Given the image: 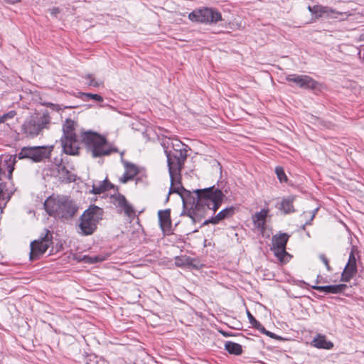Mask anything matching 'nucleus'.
I'll list each match as a JSON object with an SVG mask.
<instances>
[{"instance_id": "nucleus-28", "label": "nucleus", "mask_w": 364, "mask_h": 364, "mask_svg": "<svg viewBox=\"0 0 364 364\" xmlns=\"http://www.w3.org/2000/svg\"><path fill=\"white\" fill-rule=\"evenodd\" d=\"M275 173L281 183L287 181V176H286L282 167L277 166L275 168Z\"/></svg>"}, {"instance_id": "nucleus-13", "label": "nucleus", "mask_w": 364, "mask_h": 364, "mask_svg": "<svg viewBox=\"0 0 364 364\" xmlns=\"http://www.w3.org/2000/svg\"><path fill=\"white\" fill-rule=\"evenodd\" d=\"M356 272V259L353 250H351L349 255L348 263L346 264L343 269V272H342L341 281L344 282H348L354 277Z\"/></svg>"}, {"instance_id": "nucleus-33", "label": "nucleus", "mask_w": 364, "mask_h": 364, "mask_svg": "<svg viewBox=\"0 0 364 364\" xmlns=\"http://www.w3.org/2000/svg\"><path fill=\"white\" fill-rule=\"evenodd\" d=\"M319 258L322 261V262L325 264L326 269L328 271H331V268L329 265V263H328V259H327V257L325 256V255L323 254H321L319 255Z\"/></svg>"}, {"instance_id": "nucleus-35", "label": "nucleus", "mask_w": 364, "mask_h": 364, "mask_svg": "<svg viewBox=\"0 0 364 364\" xmlns=\"http://www.w3.org/2000/svg\"><path fill=\"white\" fill-rule=\"evenodd\" d=\"M16 114V112L14 110H11V111L9 112L8 113L3 114L1 116V117L4 120V122H5L8 119L13 118Z\"/></svg>"}, {"instance_id": "nucleus-23", "label": "nucleus", "mask_w": 364, "mask_h": 364, "mask_svg": "<svg viewBox=\"0 0 364 364\" xmlns=\"http://www.w3.org/2000/svg\"><path fill=\"white\" fill-rule=\"evenodd\" d=\"M294 200V197H288L287 198H284L280 204V209L285 213H291L294 212L293 202Z\"/></svg>"}, {"instance_id": "nucleus-14", "label": "nucleus", "mask_w": 364, "mask_h": 364, "mask_svg": "<svg viewBox=\"0 0 364 364\" xmlns=\"http://www.w3.org/2000/svg\"><path fill=\"white\" fill-rule=\"evenodd\" d=\"M113 203L118 208H120L126 215L133 218L135 216L134 208L127 202L125 197L122 195L114 196L113 198Z\"/></svg>"}, {"instance_id": "nucleus-17", "label": "nucleus", "mask_w": 364, "mask_h": 364, "mask_svg": "<svg viewBox=\"0 0 364 364\" xmlns=\"http://www.w3.org/2000/svg\"><path fill=\"white\" fill-rule=\"evenodd\" d=\"M347 285L344 284L328 285V286H312L311 288L326 294H338L344 291L347 288Z\"/></svg>"}, {"instance_id": "nucleus-40", "label": "nucleus", "mask_w": 364, "mask_h": 364, "mask_svg": "<svg viewBox=\"0 0 364 364\" xmlns=\"http://www.w3.org/2000/svg\"><path fill=\"white\" fill-rule=\"evenodd\" d=\"M255 328L264 334H267V333H266L267 330L261 323L257 324V326L255 327Z\"/></svg>"}, {"instance_id": "nucleus-16", "label": "nucleus", "mask_w": 364, "mask_h": 364, "mask_svg": "<svg viewBox=\"0 0 364 364\" xmlns=\"http://www.w3.org/2000/svg\"><path fill=\"white\" fill-rule=\"evenodd\" d=\"M308 9L312 14L316 15V16H321L323 14H326L327 16H331L333 18H338V15H342V13L336 12L333 10L329 9L326 6H323L321 5H315L314 6H309Z\"/></svg>"}, {"instance_id": "nucleus-3", "label": "nucleus", "mask_w": 364, "mask_h": 364, "mask_svg": "<svg viewBox=\"0 0 364 364\" xmlns=\"http://www.w3.org/2000/svg\"><path fill=\"white\" fill-rule=\"evenodd\" d=\"M82 141L95 158L108 156L111 153L117 151L115 149L111 147L105 137L95 132L82 133Z\"/></svg>"}, {"instance_id": "nucleus-24", "label": "nucleus", "mask_w": 364, "mask_h": 364, "mask_svg": "<svg viewBox=\"0 0 364 364\" xmlns=\"http://www.w3.org/2000/svg\"><path fill=\"white\" fill-rule=\"evenodd\" d=\"M225 349L230 354L236 355H241L242 353V346L239 343L232 341H227L225 343Z\"/></svg>"}, {"instance_id": "nucleus-12", "label": "nucleus", "mask_w": 364, "mask_h": 364, "mask_svg": "<svg viewBox=\"0 0 364 364\" xmlns=\"http://www.w3.org/2000/svg\"><path fill=\"white\" fill-rule=\"evenodd\" d=\"M286 80L304 89L317 90L319 87V83L309 75L292 74L287 75Z\"/></svg>"}, {"instance_id": "nucleus-44", "label": "nucleus", "mask_w": 364, "mask_h": 364, "mask_svg": "<svg viewBox=\"0 0 364 364\" xmlns=\"http://www.w3.org/2000/svg\"><path fill=\"white\" fill-rule=\"evenodd\" d=\"M219 332L225 337H229L232 336L230 333H228L225 331L220 330Z\"/></svg>"}, {"instance_id": "nucleus-7", "label": "nucleus", "mask_w": 364, "mask_h": 364, "mask_svg": "<svg viewBox=\"0 0 364 364\" xmlns=\"http://www.w3.org/2000/svg\"><path fill=\"white\" fill-rule=\"evenodd\" d=\"M164 152L167 158L170 178H172L173 180L177 175H181V169L187 158V150L186 148L176 149L175 152H172L165 148Z\"/></svg>"}, {"instance_id": "nucleus-31", "label": "nucleus", "mask_w": 364, "mask_h": 364, "mask_svg": "<svg viewBox=\"0 0 364 364\" xmlns=\"http://www.w3.org/2000/svg\"><path fill=\"white\" fill-rule=\"evenodd\" d=\"M317 210L318 209L316 208L314 210L311 211V212H304L303 216H304L305 218H309V220H310L309 222H306V225L310 224V222L311 220H313V219L315 217V214L317 212Z\"/></svg>"}, {"instance_id": "nucleus-26", "label": "nucleus", "mask_w": 364, "mask_h": 364, "mask_svg": "<svg viewBox=\"0 0 364 364\" xmlns=\"http://www.w3.org/2000/svg\"><path fill=\"white\" fill-rule=\"evenodd\" d=\"M180 178L181 175H177V176L174 179H173V181L172 178H171V188L169 189V194L173 193H180V186L177 185V183H179Z\"/></svg>"}, {"instance_id": "nucleus-47", "label": "nucleus", "mask_w": 364, "mask_h": 364, "mask_svg": "<svg viewBox=\"0 0 364 364\" xmlns=\"http://www.w3.org/2000/svg\"><path fill=\"white\" fill-rule=\"evenodd\" d=\"M4 122L1 116L0 117V124Z\"/></svg>"}, {"instance_id": "nucleus-46", "label": "nucleus", "mask_w": 364, "mask_h": 364, "mask_svg": "<svg viewBox=\"0 0 364 364\" xmlns=\"http://www.w3.org/2000/svg\"><path fill=\"white\" fill-rule=\"evenodd\" d=\"M266 333H267V334L266 335L269 336L270 338H274V334L273 333L268 331H266Z\"/></svg>"}, {"instance_id": "nucleus-38", "label": "nucleus", "mask_w": 364, "mask_h": 364, "mask_svg": "<svg viewBox=\"0 0 364 364\" xmlns=\"http://www.w3.org/2000/svg\"><path fill=\"white\" fill-rule=\"evenodd\" d=\"M86 259L88 262L92 263V264L97 262L98 261H101V259H99L98 257H87Z\"/></svg>"}, {"instance_id": "nucleus-39", "label": "nucleus", "mask_w": 364, "mask_h": 364, "mask_svg": "<svg viewBox=\"0 0 364 364\" xmlns=\"http://www.w3.org/2000/svg\"><path fill=\"white\" fill-rule=\"evenodd\" d=\"M50 13L53 16H57V14L60 13V9L56 7L52 8L50 9Z\"/></svg>"}, {"instance_id": "nucleus-21", "label": "nucleus", "mask_w": 364, "mask_h": 364, "mask_svg": "<svg viewBox=\"0 0 364 364\" xmlns=\"http://www.w3.org/2000/svg\"><path fill=\"white\" fill-rule=\"evenodd\" d=\"M314 346L318 348L331 349L333 348V344L332 342L327 341L324 336L318 335L312 341Z\"/></svg>"}, {"instance_id": "nucleus-1", "label": "nucleus", "mask_w": 364, "mask_h": 364, "mask_svg": "<svg viewBox=\"0 0 364 364\" xmlns=\"http://www.w3.org/2000/svg\"><path fill=\"white\" fill-rule=\"evenodd\" d=\"M194 192L196 201L194 208L189 211L188 215L195 223L200 222L202 218L211 213H215L225 198V194L214 186L197 189Z\"/></svg>"}, {"instance_id": "nucleus-8", "label": "nucleus", "mask_w": 364, "mask_h": 364, "mask_svg": "<svg viewBox=\"0 0 364 364\" xmlns=\"http://www.w3.org/2000/svg\"><path fill=\"white\" fill-rule=\"evenodd\" d=\"M53 149V146H24L18 154V159L19 160L29 159L34 163L41 162L50 158Z\"/></svg>"}, {"instance_id": "nucleus-34", "label": "nucleus", "mask_w": 364, "mask_h": 364, "mask_svg": "<svg viewBox=\"0 0 364 364\" xmlns=\"http://www.w3.org/2000/svg\"><path fill=\"white\" fill-rule=\"evenodd\" d=\"M247 317L249 318L250 323L255 328L257 324L260 323L256 318L249 312L247 311Z\"/></svg>"}, {"instance_id": "nucleus-19", "label": "nucleus", "mask_w": 364, "mask_h": 364, "mask_svg": "<svg viewBox=\"0 0 364 364\" xmlns=\"http://www.w3.org/2000/svg\"><path fill=\"white\" fill-rule=\"evenodd\" d=\"M267 216V210H262L261 211L256 213L255 215H253L252 217L255 228L263 231L264 230V225Z\"/></svg>"}, {"instance_id": "nucleus-10", "label": "nucleus", "mask_w": 364, "mask_h": 364, "mask_svg": "<svg viewBox=\"0 0 364 364\" xmlns=\"http://www.w3.org/2000/svg\"><path fill=\"white\" fill-rule=\"evenodd\" d=\"M53 235L47 229L45 230V235L38 240H34L31 243L30 259H37L41 255L46 252L48 247L52 245Z\"/></svg>"}, {"instance_id": "nucleus-43", "label": "nucleus", "mask_w": 364, "mask_h": 364, "mask_svg": "<svg viewBox=\"0 0 364 364\" xmlns=\"http://www.w3.org/2000/svg\"><path fill=\"white\" fill-rule=\"evenodd\" d=\"M21 0H4V2L9 4H14L16 3L19 2Z\"/></svg>"}, {"instance_id": "nucleus-11", "label": "nucleus", "mask_w": 364, "mask_h": 364, "mask_svg": "<svg viewBox=\"0 0 364 364\" xmlns=\"http://www.w3.org/2000/svg\"><path fill=\"white\" fill-rule=\"evenodd\" d=\"M289 237V235L287 233H279L272 237V247L271 250L281 262H285L286 257L289 256L286 251V245Z\"/></svg>"}, {"instance_id": "nucleus-2", "label": "nucleus", "mask_w": 364, "mask_h": 364, "mask_svg": "<svg viewBox=\"0 0 364 364\" xmlns=\"http://www.w3.org/2000/svg\"><path fill=\"white\" fill-rule=\"evenodd\" d=\"M44 208L50 216L66 220L71 219L78 210L76 203L64 196L48 198L44 203Z\"/></svg>"}, {"instance_id": "nucleus-29", "label": "nucleus", "mask_w": 364, "mask_h": 364, "mask_svg": "<svg viewBox=\"0 0 364 364\" xmlns=\"http://www.w3.org/2000/svg\"><path fill=\"white\" fill-rule=\"evenodd\" d=\"M106 191V188H105V185H102V183H100L98 185H93L92 193L94 194H100L103 192Z\"/></svg>"}, {"instance_id": "nucleus-25", "label": "nucleus", "mask_w": 364, "mask_h": 364, "mask_svg": "<svg viewBox=\"0 0 364 364\" xmlns=\"http://www.w3.org/2000/svg\"><path fill=\"white\" fill-rule=\"evenodd\" d=\"M18 158V154L11 155L8 160L5 161L6 168L9 171V174L11 176L14 170V166L16 163V159Z\"/></svg>"}, {"instance_id": "nucleus-32", "label": "nucleus", "mask_w": 364, "mask_h": 364, "mask_svg": "<svg viewBox=\"0 0 364 364\" xmlns=\"http://www.w3.org/2000/svg\"><path fill=\"white\" fill-rule=\"evenodd\" d=\"M171 143L173 146V152H175V149H183V147L184 146V144H183L181 143V141H178V140H171Z\"/></svg>"}, {"instance_id": "nucleus-22", "label": "nucleus", "mask_w": 364, "mask_h": 364, "mask_svg": "<svg viewBox=\"0 0 364 364\" xmlns=\"http://www.w3.org/2000/svg\"><path fill=\"white\" fill-rule=\"evenodd\" d=\"M58 176L63 182H71L75 180V176L65 166L58 168Z\"/></svg>"}, {"instance_id": "nucleus-30", "label": "nucleus", "mask_w": 364, "mask_h": 364, "mask_svg": "<svg viewBox=\"0 0 364 364\" xmlns=\"http://www.w3.org/2000/svg\"><path fill=\"white\" fill-rule=\"evenodd\" d=\"M85 77L90 80L89 82L87 83L88 86L97 87L102 84L101 82L96 80L91 74L87 75Z\"/></svg>"}, {"instance_id": "nucleus-20", "label": "nucleus", "mask_w": 364, "mask_h": 364, "mask_svg": "<svg viewBox=\"0 0 364 364\" xmlns=\"http://www.w3.org/2000/svg\"><path fill=\"white\" fill-rule=\"evenodd\" d=\"M125 168L126 171L123 176L120 178V181L123 183L133 179L138 173V169L134 164H127Z\"/></svg>"}, {"instance_id": "nucleus-4", "label": "nucleus", "mask_w": 364, "mask_h": 364, "mask_svg": "<svg viewBox=\"0 0 364 364\" xmlns=\"http://www.w3.org/2000/svg\"><path fill=\"white\" fill-rule=\"evenodd\" d=\"M104 211L101 208L91 205L80 218L78 232L82 235H90L96 230L98 223L102 219Z\"/></svg>"}, {"instance_id": "nucleus-37", "label": "nucleus", "mask_w": 364, "mask_h": 364, "mask_svg": "<svg viewBox=\"0 0 364 364\" xmlns=\"http://www.w3.org/2000/svg\"><path fill=\"white\" fill-rule=\"evenodd\" d=\"M48 107H50L53 110H55L56 112H59L62 110L63 107L61 105L53 104V103H48Z\"/></svg>"}, {"instance_id": "nucleus-9", "label": "nucleus", "mask_w": 364, "mask_h": 364, "mask_svg": "<svg viewBox=\"0 0 364 364\" xmlns=\"http://www.w3.org/2000/svg\"><path fill=\"white\" fill-rule=\"evenodd\" d=\"M188 18L191 21L200 23H217L221 21V14L218 11L210 9L203 8L202 9L195 10L189 14Z\"/></svg>"}, {"instance_id": "nucleus-36", "label": "nucleus", "mask_w": 364, "mask_h": 364, "mask_svg": "<svg viewBox=\"0 0 364 364\" xmlns=\"http://www.w3.org/2000/svg\"><path fill=\"white\" fill-rule=\"evenodd\" d=\"M186 258L177 257L175 259V264L178 267H183L186 264Z\"/></svg>"}, {"instance_id": "nucleus-6", "label": "nucleus", "mask_w": 364, "mask_h": 364, "mask_svg": "<svg viewBox=\"0 0 364 364\" xmlns=\"http://www.w3.org/2000/svg\"><path fill=\"white\" fill-rule=\"evenodd\" d=\"M50 122L49 112L46 110L41 115L33 114L27 117L22 124V131L27 137L34 138L37 136L41 132L47 128V125Z\"/></svg>"}, {"instance_id": "nucleus-45", "label": "nucleus", "mask_w": 364, "mask_h": 364, "mask_svg": "<svg viewBox=\"0 0 364 364\" xmlns=\"http://www.w3.org/2000/svg\"><path fill=\"white\" fill-rule=\"evenodd\" d=\"M77 105H68V106H63V109H72V108H76L77 107Z\"/></svg>"}, {"instance_id": "nucleus-18", "label": "nucleus", "mask_w": 364, "mask_h": 364, "mask_svg": "<svg viewBox=\"0 0 364 364\" xmlns=\"http://www.w3.org/2000/svg\"><path fill=\"white\" fill-rule=\"evenodd\" d=\"M159 220L161 228L163 231H168L171 227L170 210L166 209L158 212Z\"/></svg>"}, {"instance_id": "nucleus-42", "label": "nucleus", "mask_w": 364, "mask_h": 364, "mask_svg": "<svg viewBox=\"0 0 364 364\" xmlns=\"http://www.w3.org/2000/svg\"><path fill=\"white\" fill-rule=\"evenodd\" d=\"M102 184L105 185V188H106V191L110 189L112 187V185L107 180H105L104 181H102Z\"/></svg>"}, {"instance_id": "nucleus-41", "label": "nucleus", "mask_w": 364, "mask_h": 364, "mask_svg": "<svg viewBox=\"0 0 364 364\" xmlns=\"http://www.w3.org/2000/svg\"><path fill=\"white\" fill-rule=\"evenodd\" d=\"M62 161H63L62 158H55L53 163L58 166V168H59L60 166H62V164H61Z\"/></svg>"}, {"instance_id": "nucleus-5", "label": "nucleus", "mask_w": 364, "mask_h": 364, "mask_svg": "<svg viewBox=\"0 0 364 364\" xmlns=\"http://www.w3.org/2000/svg\"><path fill=\"white\" fill-rule=\"evenodd\" d=\"M77 122L67 119L63 124V135L60 139L63 151L68 155H77L80 141L75 134Z\"/></svg>"}, {"instance_id": "nucleus-15", "label": "nucleus", "mask_w": 364, "mask_h": 364, "mask_svg": "<svg viewBox=\"0 0 364 364\" xmlns=\"http://www.w3.org/2000/svg\"><path fill=\"white\" fill-rule=\"evenodd\" d=\"M235 213V208L230 207L225 208L220 211L215 216L211 217L209 219L205 220L203 225H208L209 223L218 224L223 220L230 218Z\"/></svg>"}, {"instance_id": "nucleus-27", "label": "nucleus", "mask_w": 364, "mask_h": 364, "mask_svg": "<svg viewBox=\"0 0 364 364\" xmlns=\"http://www.w3.org/2000/svg\"><path fill=\"white\" fill-rule=\"evenodd\" d=\"M80 97H85L88 99L94 100L97 102H103V97L97 94H92V93H85V92H79Z\"/></svg>"}]
</instances>
